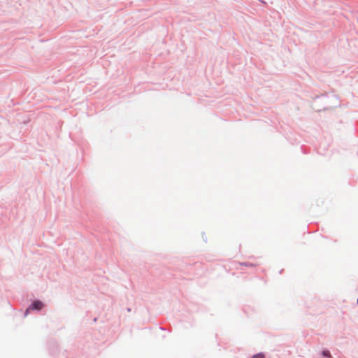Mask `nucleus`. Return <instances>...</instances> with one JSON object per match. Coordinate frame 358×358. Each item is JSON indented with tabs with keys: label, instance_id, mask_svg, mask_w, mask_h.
<instances>
[{
	"label": "nucleus",
	"instance_id": "obj_1",
	"mask_svg": "<svg viewBox=\"0 0 358 358\" xmlns=\"http://www.w3.org/2000/svg\"><path fill=\"white\" fill-rule=\"evenodd\" d=\"M43 307V304L42 302H41L39 301H36L32 303L31 306L28 308L27 311L29 310L30 309H35V310H39L42 309Z\"/></svg>",
	"mask_w": 358,
	"mask_h": 358
},
{
	"label": "nucleus",
	"instance_id": "obj_2",
	"mask_svg": "<svg viewBox=\"0 0 358 358\" xmlns=\"http://www.w3.org/2000/svg\"><path fill=\"white\" fill-rule=\"evenodd\" d=\"M252 358H264V355L262 353L256 354L255 355L252 357Z\"/></svg>",
	"mask_w": 358,
	"mask_h": 358
},
{
	"label": "nucleus",
	"instance_id": "obj_3",
	"mask_svg": "<svg viewBox=\"0 0 358 358\" xmlns=\"http://www.w3.org/2000/svg\"><path fill=\"white\" fill-rule=\"evenodd\" d=\"M322 355H324V356H325V357H330V352L329 350L323 351Z\"/></svg>",
	"mask_w": 358,
	"mask_h": 358
},
{
	"label": "nucleus",
	"instance_id": "obj_4",
	"mask_svg": "<svg viewBox=\"0 0 358 358\" xmlns=\"http://www.w3.org/2000/svg\"><path fill=\"white\" fill-rule=\"evenodd\" d=\"M244 265H245V266H255V264H244Z\"/></svg>",
	"mask_w": 358,
	"mask_h": 358
},
{
	"label": "nucleus",
	"instance_id": "obj_5",
	"mask_svg": "<svg viewBox=\"0 0 358 358\" xmlns=\"http://www.w3.org/2000/svg\"><path fill=\"white\" fill-rule=\"evenodd\" d=\"M357 303H358V299H357Z\"/></svg>",
	"mask_w": 358,
	"mask_h": 358
}]
</instances>
